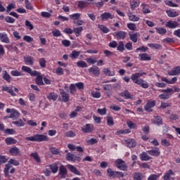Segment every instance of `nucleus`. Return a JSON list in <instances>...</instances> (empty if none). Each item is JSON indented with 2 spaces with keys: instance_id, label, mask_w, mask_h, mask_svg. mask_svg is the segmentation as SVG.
Listing matches in <instances>:
<instances>
[{
  "instance_id": "nucleus-45",
  "label": "nucleus",
  "mask_w": 180,
  "mask_h": 180,
  "mask_svg": "<svg viewBox=\"0 0 180 180\" xmlns=\"http://www.w3.org/2000/svg\"><path fill=\"white\" fill-rule=\"evenodd\" d=\"M155 29H156V32H158L159 34H165L167 33V29L165 28L156 27Z\"/></svg>"
},
{
  "instance_id": "nucleus-35",
  "label": "nucleus",
  "mask_w": 180,
  "mask_h": 180,
  "mask_svg": "<svg viewBox=\"0 0 180 180\" xmlns=\"http://www.w3.org/2000/svg\"><path fill=\"white\" fill-rule=\"evenodd\" d=\"M10 154H14V155H19L20 150L17 148H11L9 150Z\"/></svg>"
},
{
  "instance_id": "nucleus-54",
  "label": "nucleus",
  "mask_w": 180,
  "mask_h": 180,
  "mask_svg": "<svg viewBox=\"0 0 180 180\" xmlns=\"http://www.w3.org/2000/svg\"><path fill=\"white\" fill-rule=\"evenodd\" d=\"M50 151L54 155H58V154H60V150H58V148H51Z\"/></svg>"
},
{
  "instance_id": "nucleus-18",
  "label": "nucleus",
  "mask_w": 180,
  "mask_h": 180,
  "mask_svg": "<svg viewBox=\"0 0 180 180\" xmlns=\"http://www.w3.org/2000/svg\"><path fill=\"white\" fill-rule=\"evenodd\" d=\"M120 96H122V98H124L125 99H133L134 96L130 94V92L128 90H125L123 92H121L120 94Z\"/></svg>"
},
{
  "instance_id": "nucleus-49",
  "label": "nucleus",
  "mask_w": 180,
  "mask_h": 180,
  "mask_svg": "<svg viewBox=\"0 0 180 180\" xmlns=\"http://www.w3.org/2000/svg\"><path fill=\"white\" fill-rule=\"evenodd\" d=\"M11 75H13V77H22V75H23V74H22V72L18 71V70H12L11 72Z\"/></svg>"
},
{
  "instance_id": "nucleus-43",
  "label": "nucleus",
  "mask_w": 180,
  "mask_h": 180,
  "mask_svg": "<svg viewBox=\"0 0 180 180\" xmlns=\"http://www.w3.org/2000/svg\"><path fill=\"white\" fill-rule=\"evenodd\" d=\"M11 168H12V165H11L10 164H6L4 168V174L6 176H8V175H9V169H11Z\"/></svg>"
},
{
  "instance_id": "nucleus-53",
  "label": "nucleus",
  "mask_w": 180,
  "mask_h": 180,
  "mask_svg": "<svg viewBox=\"0 0 180 180\" xmlns=\"http://www.w3.org/2000/svg\"><path fill=\"white\" fill-rule=\"evenodd\" d=\"M25 8L27 9H30V11H33V6H32V4L29 2V0H25Z\"/></svg>"
},
{
  "instance_id": "nucleus-64",
  "label": "nucleus",
  "mask_w": 180,
  "mask_h": 180,
  "mask_svg": "<svg viewBox=\"0 0 180 180\" xmlns=\"http://www.w3.org/2000/svg\"><path fill=\"white\" fill-rule=\"evenodd\" d=\"M127 27L129 29V30H136V24L134 23H128Z\"/></svg>"
},
{
  "instance_id": "nucleus-32",
  "label": "nucleus",
  "mask_w": 180,
  "mask_h": 180,
  "mask_svg": "<svg viewBox=\"0 0 180 180\" xmlns=\"http://www.w3.org/2000/svg\"><path fill=\"white\" fill-rule=\"evenodd\" d=\"M5 141L6 143V144H8V146L11 144H16V143H18V141L13 138H11V137H8L5 139Z\"/></svg>"
},
{
  "instance_id": "nucleus-62",
  "label": "nucleus",
  "mask_w": 180,
  "mask_h": 180,
  "mask_svg": "<svg viewBox=\"0 0 180 180\" xmlns=\"http://www.w3.org/2000/svg\"><path fill=\"white\" fill-rule=\"evenodd\" d=\"M127 124L129 129H136V125L135 123H133L131 121H129L127 122Z\"/></svg>"
},
{
  "instance_id": "nucleus-25",
  "label": "nucleus",
  "mask_w": 180,
  "mask_h": 180,
  "mask_svg": "<svg viewBox=\"0 0 180 180\" xmlns=\"http://www.w3.org/2000/svg\"><path fill=\"white\" fill-rule=\"evenodd\" d=\"M51 172L56 174L58 172V162H55L49 165Z\"/></svg>"
},
{
  "instance_id": "nucleus-22",
  "label": "nucleus",
  "mask_w": 180,
  "mask_h": 180,
  "mask_svg": "<svg viewBox=\"0 0 180 180\" xmlns=\"http://www.w3.org/2000/svg\"><path fill=\"white\" fill-rule=\"evenodd\" d=\"M127 146L129 147V148H133L137 146V143H136V141L134 139H127L126 141Z\"/></svg>"
},
{
  "instance_id": "nucleus-13",
  "label": "nucleus",
  "mask_w": 180,
  "mask_h": 180,
  "mask_svg": "<svg viewBox=\"0 0 180 180\" xmlns=\"http://www.w3.org/2000/svg\"><path fill=\"white\" fill-rule=\"evenodd\" d=\"M13 86H2V91H4V92H8V94H10V95H11V96H16V94H15V92H13Z\"/></svg>"
},
{
  "instance_id": "nucleus-15",
  "label": "nucleus",
  "mask_w": 180,
  "mask_h": 180,
  "mask_svg": "<svg viewBox=\"0 0 180 180\" xmlns=\"http://www.w3.org/2000/svg\"><path fill=\"white\" fill-rule=\"evenodd\" d=\"M33 77H37L35 79L37 85H44V82H43V77H41L40 72H37V75H33Z\"/></svg>"
},
{
  "instance_id": "nucleus-29",
  "label": "nucleus",
  "mask_w": 180,
  "mask_h": 180,
  "mask_svg": "<svg viewBox=\"0 0 180 180\" xmlns=\"http://www.w3.org/2000/svg\"><path fill=\"white\" fill-rule=\"evenodd\" d=\"M155 120H153L154 124H157L158 126H161L162 124V118L160 116H155Z\"/></svg>"
},
{
  "instance_id": "nucleus-20",
  "label": "nucleus",
  "mask_w": 180,
  "mask_h": 180,
  "mask_svg": "<svg viewBox=\"0 0 180 180\" xmlns=\"http://www.w3.org/2000/svg\"><path fill=\"white\" fill-rule=\"evenodd\" d=\"M101 20H108V19H113L114 16L110 13L105 12L101 15Z\"/></svg>"
},
{
  "instance_id": "nucleus-50",
  "label": "nucleus",
  "mask_w": 180,
  "mask_h": 180,
  "mask_svg": "<svg viewBox=\"0 0 180 180\" xmlns=\"http://www.w3.org/2000/svg\"><path fill=\"white\" fill-rule=\"evenodd\" d=\"M169 96H170L169 94L168 93H163L159 95L160 99H165V100L169 99Z\"/></svg>"
},
{
  "instance_id": "nucleus-23",
  "label": "nucleus",
  "mask_w": 180,
  "mask_h": 180,
  "mask_svg": "<svg viewBox=\"0 0 180 180\" xmlns=\"http://www.w3.org/2000/svg\"><path fill=\"white\" fill-rule=\"evenodd\" d=\"M84 30L83 27H74L73 28V33H75L76 37H79L81 36V33Z\"/></svg>"
},
{
  "instance_id": "nucleus-28",
  "label": "nucleus",
  "mask_w": 180,
  "mask_h": 180,
  "mask_svg": "<svg viewBox=\"0 0 180 180\" xmlns=\"http://www.w3.org/2000/svg\"><path fill=\"white\" fill-rule=\"evenodd\" d=\"M166 13L167 14L169 18H176V16H179V15L178 13V12H176V11L174 12L171 10H167Z\"/></svg>"
},
{
  "instance_id": "nucleus-51",
  "label": "nucleus",
  "mask_w": 180,
  "mask_h": 180,
  "mask_svg": "<svg viewBox=\"0 0 180 180\" xmlns=\"http://www.w3.org/2000/svg\"><path fill=\"white\" fill-rule=\"evenodd\" d=\"M7 164H9L10 165H15V167H18V165H19V161L15 160V159H11L9 161H8V163Z\"/></svg>"
},
{
  "instance_id": "nucleus-4",
  "label": "nucleus",
  "mask_w": 180,
  "mask_h": 180,
  "mask_svg": "<svg viewBox=\"0 0 180 180\" xmlns=\"http://www.w3.org/2000/svg\"><path fill=\"white\" fill-rule=\"evenodd\" d=\"M155 105H156L155 101H151V100L148 101L146 105L144 106V109L146 112H153V108H154Z\"/></svg>"
},
{
  "instance_id": "nucleus-8",
  "label": "nucleus",
  "mask_w": 180,
  "mask_h": 180,
  "mask_svg": "<svg viewBox=\"0 0 180 180\" xmlns=\"http://www.w3.org/2000/svg\"><path fill=\"white\" fill-rule=\"evenodd\" d=\"M114 37H116L117 40H124L127 36V32L124 31L116 32L113 34Z\"/></svg>"
},
{
  "instance_id": "nucleus-52",
  "label": "nucleus",
  "mask_w": 180,
  "mask_h": 180,
  "mask_svg": "<svg viewBox=\"0 0 180 180\" xmlns=\"http://www.w3.org/2000/svg\"><path fill=\"white\" fill-rule=\"evenodd\" d=\"M70 94L74 95V94H75V91H77V86L74 84H71L70 86Z\"/></svg>"
},
{
  "instance_id": "nucleus-9",
  "label": "nucleus",
  "mask_w": 180,
  "mask_h": 180,
  "mask_svg": "<svg viewBox=\"0 0 180 180\" xmlns=\"http://www.w3.org/2000/svg\"><path fill=\"white\" fill-rule=\"evenodd\" d=\"M22 70L24 71V72H27V74H30V75H31V77H33V75H37V71L32 70V68L27 67V66H22Z\"/></svg>"
},
{
  "instance_id": "nucleus-36",
  "label": "nucleus",
  "mask_w": 180,
  "mask_h": 180,
  "mask_svg": "<svg viewBox=\"0 0 180 180\" xmlns=\"http://www.w3.org/2000/svg\"><path fill=\"white\" fill-rule=\"evenodd\" d=\"M49 101H57V98L58 96L56 93H50L49 95L47 96Z\"/></svg>"
},
{
  "instance_id": "nucleus-38",
  "label": "nucleus",
  "mask_w": 180,
  "mask_h": 180,
  "mask_svg": "<svg viewBox=\"0 0 180 180\" xmlns=\"http://www.w3.org/2000/svg\"><path fill=\"white\" fill-rule=\"evenodd\" d=\"M79 54H81V51H73L70 54V58L75 59L77 57H79Z\"/></svg>"
},
{
  "instance_id": "nucleus-5",
  "label": "nucleus",
  "mask_w": 180,
  "mask_h": 180,
  "mask_svg": "<svg viewBox=\"0 0 180 180\" xmlns=\"http://www.w3.org/2000/svg\"><path fill=\"white\" fill-rule=\"evenodd\" d=\"M6 112L7 113H11L10 116L8 117L11 119H18V117L20 116V114L19 113V112H18V110L15 109L7 108L6 110Z\"/></svg>"
},
{
  "instance_id": "nucleus-7",
  "label": "nucleus",
  "mask_w": 180,
  "mask_h": 180,
  "mask_svg": "<svg viewBox=\"0 0 180 180\" xmlns=\"http://www.w3.org/2000/svg\"><path fill=\"white\" fill-rule=\"evenodd\" d=\"M89 72L91 75H94V77H99L101 75V70L96 65L92 66L89 69Z\"/></svg>"
},
{
  "instance_id": "nucleus-56",
  "label": "nucleus",
  "mask_w": 180,
  "mask_h": 180,
  "mask_svg": "<svg viewBox=\"0 0 180 180\" xmlns=\"http://www.w3.org/2000/svg\"><path fill=\"white\" fill-rule=\"evenodd\" d=\"M80 16H81V14L75 13V14L70 15V19H73L74 22H75V20H77L78 19H79Z\"/></svg>"
},
{
  "instance_id": "nucleus-2",
  "label": "nucleus",
  "mask_w": 180,
  "mask_h": 180,
  "mask_svg": "<svg viewBox=\"0 0 180 180\" xmlns=\"http://www.w3.org/2000/svg\"><path fill=\"white\" fill-rule=\"evenodd\" d=\"M27 141H38L39 143L41 141H49V137L43 134H36L32 136H28L25 138Z\"/></svg>"
},
{
  "instance_id": "nucleus-61",
  "label": "nucleus",
  "mask_w": 180,
  "mask_h": 180,
  "mask_svg": "<svg viewBox=\"0 0 180 180\" xmlns=\"http://www.w3.org/2000/svg\"><path fill=\"white\" fill-rule=\"evenodd\" d=\"M5 20L7 23H15V18L11 16L6 17Z\"/></svg>"
},
{
  "instance_id": "nucleus-41",
  "label": "nucleus",
  "mask_w": 180,
  "mask_h": 180,
  "mask_svg": "<svg viewBox=\"0 0 180 180\" xmlns=\"http://www.w3.org/2000/svg\"><path fill=\"white\" fill-rule=\"evenodd\" d=\"M5 47L11 51H18V47L14 46L13 44H11V45H6Z\"/></svg>"
},
{
  "instance_id": "nucleus-17",
  "label": "nucleus",
  "mask_w": 180,
  "mask_h": 180,
  "mask_svg": "<svg viewBox=\"0 0 180 180\" xmlns=\"http://www.w3.org/2000/svg\"><path fill=\"white\" fill-rule=\"evenodd\" d=\"M67 167L70 171V172H72V174H75V175H81V173L79 172V171H78V169H77L75 166L72 165H68Z\"/></svg>"
},
{
  "instance_id": "nucleus-10",
  "label": "nucleus",
  "mask_w": 180,
  "mask_h": 180,
  "mask_svg": "<svg viewBox=\"0 0 180 180\" xmlns=\"http://www.w3.org/2000/svg\"><path fill=\"white\" fill-rule=\"evenodd\" d=\"M83 133H92L94 131V125L91 124H86L82 128Z\"/></svg>"
},
{
  "instance_id": "nucleus-21",
  "label": "nucleus",
  "mask_w": 180,
  "mask_h": 180,
  "mask_svg": "<svg viewBox=\"0 0 180 180\" xmlns=\"http://www.w3.org/2000/svg\"><path fill=\"white\" fill-rule=\"evenodd\" d=\"M0 40L3 43H11V41L9 40V38L8 37V34H4V33H0Z\"/></svg>"
},
{
  "instance_id": "nucleus-11",
  "label": "nucleus",
  "mask_w": 180,
  "mask_h": 180,
  "mask_svg": "<svg viewBox=\"0 0 180 180\" xmlns=\"http://www.w3.org/2000/svg\"><path fill=\"white\" fill-rule=\"evenodd\" d=\"M67 168L63 165H60L59 167V175H60V178H66L67 177Z\"/></svg>"
},
{
  "instance_id": "nucleus-48",
  "label": "nucleus",
  "mask_w": 180,
  "mask_h": 180,
  "mask_svg": "<svg viewBox=\"0 0 180 180\" xmlns=\"http://www.w3.org/2000/svg\"><path fill=\"white\" fill-rule=\"evenodd\" d=\"M13 124L18 126V127H23V126H25V123L22 121V120H19L18 121H13Z\"/></svg>"
},
{
  "instance_id": "nucleus-30",
  "label": "nucleus",
  "mask_w": 180,
  "mask_h": 180,
  "mask_svg": "<svg viewBox=\"0 0 180 180\" xmlns=\"http://www.w3.org/2000/svg\"><path fill=\"white\" fill-rule=\"evenodd\" d=\"M128 17L131 22H139L140 20V18L136 16V15H132L131 13H128Z\"/></svg>"
},
{
  "instance_id": "nucleus-1",
  "label": "nucleus",
  "mask_w": 180,
  "mask_h": 180,
  "mask_svg": "<svg viewBox=\"0 0 180 180\" xmlns=\"http://www.w3.org/2000/svg\"><path fill=\"white\" fill-rule=\"evenodd\" d=\"M143 75H146V72H136L131 76V79L133 81V82H134V84L141 85L142 88L147 89L149 86L148 83H147V82L144 81L143 79H139L140 77H143Z\"/></svg>"
},
{
  "instance_id": "nucleus-14",
  "label": "nucleus",
  "mask_w": 180,
  "mask_h": 180,
  "mask_svg": "<svg viewBox=\"0 0 180 180\" xmlns=\"http://www.w3.org/2000/svg\"><path fill=\"white\" fill-rule=\"evenodd\" d=\"M104 91H105V94L108 98L112 96V84H105L103 86Z\"/></svg>"
},
{
  "instance_id": "nucleus-27",
  "label": "nucleus",
  "mask_w": 180,
  "mask_h": 180,
  "mask_svg": "<svg viewBox=\"0 0 180 180\" xmlns=\"http://www.w3.org/2000/svg\"><path fill=\"white\" fill-rule=\"evenodd\" d=\"M133 178L134 180H141L144 178V175H143V173L135 172L133 174Z\"/></svg>"
},
{
  "instance_id": "nucleus-31",
  "label": "nucleus",
  "mask_w": 180,
  "mask_h": 180,
  "mask_svg": "<svg viewBox=\"0 0 180 180\" xmlns=\"http://www.w3.org/2000/svg\"><path fill=\"white\" fill-rule=\"evenodd\" d=\"M147 153H148L150 155H153L154 157H158L160 155V152L157 148L155 150H148Z\"/></svg>"
},
{
  "instance_id": "nucleus-16",
  "label": "nucleus",
  "mask_w": 180,
  "mask_h": 180,
  "mask_svg": "<svg viewBox=\"0 0 180 180\" xmlns=\"http://www.w3.org/2000/svg\"><path fill=\"white\" fill-rule=\"evenodd\" d=\"M60 94L63 102L67 103L70 101V95L67 94L64 90L60 89Z\"/></svg>"
},
{
  "instance_id": "nucleus-19",
  "label": "nucleus",
  "mask_w": 180,
  "mask_h": 180,
  "mask_svg": "<svg viewBox=\"0 0 180 180\" xmlns=\"http://www.w3.org/2000/svg\"><path fill=\"white\" fill-rule=\"evenodd\" d=\"M180 74V66H176L171 71L168 72V75H179Z\"/></svg>"
},
{
  "instance_id": "nucleus-34",
  "label": "nucleus",
  "mask_w": 180,
  "mask_h": 180,
  "mask_svg": "<svg viewBox=\"0 0 180 180\" xmlns=\"http://www.w3.org/2000/svg\"><path fill=\"white\" fill-rule=\"evenodd\" d=\"M24 61L26 64H29V65H33V57L32 56H25Z\"/></svg>"
},
{
  "instance_id": "nucleus-33",
  "label": "nucleus",
  "mask_w": 180,
  "mask_h": 180,
  "mask_svg": "<svg viewBox=\"0 0 180 180\" xmlns=\"http://www.w3.org/2000/svg\"><path fill=\"white\" fill-rule=\"evenodd\" d=\"M141 161H148L149 160H151V157L148 156V155H147V153L143 152L141 154Z\"/></svg>"
},
{
  "instance_id": "nucleus-37",
  "label": "nucleus",
  "mask_w": 180,
  "mask_h": 180,
  "mask_svg": "<svg viewBox=\"0 0 180 180\" xmlns=\"http://www.w3.org/2000/svg\"><path fill=\"white\" fill-rule=\"evenodd\" d=\"M77 65L79 68H86L88 67V64H86V62L83 60H79L77 62Z\"/></svg>"
},
{
  "instance_id": "nucleus-58",
  "label": "nucleus",
  "mask_w": 180,
  "mask_h": 180,
  "mask_svg": "<svg viewBox=\"0 0 180 180\" xmlns=\"http://www.w3.org/2000/svg\"><path fill=\"white\" fill-rule=\"evenodd\" d=\"M4 133L6 134H15L16 133V131L13 129H6L4 130Z\"/></svg>"
},
{
  "instance_id": "nucleus-46",
  "label": "nucleus",
  "mask_w": 180,
  "mask_h": 180,
  "mask_svg": "<svg viewBox=\"0 0 180 180\" xmlns=\"http://www.w3.org/2000/svg\"><path fill=\"white\" fill-rule=\"evenodd\" d=\"M129 39L130 40H131L132 41H134V43H137V33L136 34H129Z\"/></svg>"
},
{
  "instance_id": "nucleus-60",
  "label": "nucleus",
  "mask_w": 180,
  "mask_h": 180,
  "mask_svg": "<svg viewBox=\"0 0 180 180\" xmlns=\"http://www.w3.org/2000/svg\"><path fill=\"white\" fill-rule=\"evenodd\" d=\"M56 72L58 75H64V70L63 68L58 67L56 70Z\"/></svg>"
},
{
  "instance_id": "nucleus-57",
  "label": "nucleus",
  "mask_w": 180,
  "mask_h": 180,
  "mask_svg": "<svg viewBox=\"0 0 180 180\" xmlns=\"http://www.w3.org/2000/svg\"><path fill=\"white\" fill-rule=\"evenodd\" d=\"M46 63V59L44 58H41L39 59V65L42 68H45Z\"/></svg>"
},
{
  "instance_id": "nucleus-42",
  "label": "nucleus",
  "mask_w": 180,
  "mask_h": 180,
  "mask_svg": "<svg viewBox=\"0 0 180 180\" xmlns=\"http://www.w3.org/2000/svg\"><path fill=\"white\" fill-rule=\"evenodd\" d=\"M148 47H150V49H155L156 50H160L162 49V46L159 44H148Z\"/></svg>"
},
{
  "instance_id": "nucleus-3",
  "label": "nucleus",
  "mask_w": 180,
  "mask_h": 180,
  "mask_svg": "<svg viewBox=\"0 0 180 180\" xmlns=\"http://www.w3.org/2000/svg\"><path fill=\"white\" fill-rule=\"evenodd\" d=\"M116 167L121 171H126L127 169V165L122 159H118L115 161Z\"/></svg>"
},
{
  "instance_id": "nucleus-12",
  "label": "nucleus",
  "mask_w": 180,
  "mask_h": 180,
  "mask_svg": "<svg viewBox=\"0 0 180 180\" xmlns=\"http://www.w3.org/2000/svg\"><path fill=\"white\" fill-rule=\"evenodd\" d=\"M166 27H169V29H175L179 27V23L176 21L169 20L166 23Z\"/></svg>"
},
{
  "instance_id": "nucleus-63",
  "label": "nucleus",
  "mask_w": 180,
  "mask_h": 180,
  "mask_svg": "<svg viewBox=\"0 0 180 180\" xmlns=\"http://www.w3.org/2000/svg\"><path fill=\"white\" fill-rule=\"evenodd\" d=\"M160 178L159 175L157 174H150V176L148 178V180H157Z\"/></svg>"
},
{
  "instance_id": "nucleus-24",
  "label": "nucleus",
  "mask_w": 180,
  "mask_h": 180,
  "mask_svg": "<svg viewBox=\"0 0 180 180\" xmlns=\"http://www.w3.org/2000/svg\"><path fill=\"white\" fill-rule=\"evenodd\" d=\"M140 60L141 61H150L151 57L148 53H139Z\"/></svg>"
},
{
  "instance_id": "nucleus-40",
  "label": "nucleus",
  "mask_w": 180,
  "mask_h": 180,
  "mask_svg": "<svg viewBox=\"0 0 180 180\" xmlns=\"http://www.w3.org/2000/svg\"><path fill=\"white\" fill-rule=\"evenodd\" d=\"M98 29L101 30L103 33H109V29L103 25H98Z\"/></svg>"
},
{
  "instance_id": "nucleus-39",
  "label": "nucleus",
  "mask_w": 180,
  "mask_h": 180,
  "mask_svg": "<svg viewBox=\"0 0 180 180\" xmlns=\"http://www.w3.org/2000/svg\"><path fill=\"white\" fill-rule=\"evenodd\" d=\"M11 77L10 75L8 74V72L6 70L4 71V73L3 74V79H4L6 82L10 83L11 82Z\"/></svg>"
},
{
  "instance_id": "nucleus-59",
  "label": "nucleus",
  "mask_w": 180,
  "mask_h": 180,
  "mask_svg": "<svg viewBox=\"0 0 180 180\" xmlns=\"http://www.w3.org/2000/svg\"><path fill=\"white\" fill-rule=\"evenodd\" d=\"M117 50H118V51H123V50H124V44H123V41L119 42Z\"/></svg>"
},
{
  "instance_id": "nucleus-55",
  "label": "nucleus",
  "mask_w": 180,
  "mask_h": 180,
  "mask_svg": "<svg viewBox=\"0 0 180 180\" xmlns=\"http://www.w3.org/2000/svg\"><path fill=\"white\" fill-rule=\"evenodd\" d=\"M31 157L35 160L37 162H40V157H39V154L37 153H31Z\"/></svg>"
},
{
  "instance_id": "nucleus-44",
  "label": "nucleus",
  "mask_w": 180,
  "mask_h": 180,
  "mask_svg": "<svg viewBox=\"0 0 180 180\" xmlns=\"http://www.w3.org/2000/svg\"><path fill=\"white\" fill-rule=\"evenodd\" d=\"M107 172L109 176H116L117 175V172L112 170L111 168H108Z\"/></svg>"
},
{
  "instance_id": "nucleus-26",
  "label": "nucleus",
  "mask_w": 180,
  "mask_h": 180,
  "mask_svg": "<svg viewBox=\"0 0 180 180\" xmlns=\"http://www.w3.org/2000/svg\"><path fill=\"white\" fill-rule=\"evenodd\" d=\"M140 5V3L137 1V0H131L130 1V6L131 11H134L136 8H138V6Z\"/></svg>"
},
{
  "instance_id": "nucleus-47",
  "label": "nucleus",
  "mask_w": 180,
  "mask_h": 180,
  "mask_svg": "<svg viewBox=\"0 0 180 180\" xmlns=\"http://www.w3.org/2000/svg\"><path fill=\"white\" fill-rule=\"evenodd\" d=\"M107 124L108 126H113L115 122H113V117L112 116L107 117Z\"/></svg>"
},
{
  "instance_id": "nucleus-6",
  "label": "nucleus",
  "mask_w": 180,
  "mask_h": 180,
  "mask_svg": "<svg viewBox=\"0 0 180 180\" xmlns=\"http://www.w3.org/2000/svg\"><path fill=\"white\" fill-rule=\"evenodd\" d=\"M66 160H67V161H72V162H75L77 161L78 162H79V161H81V157L75 156V155H74V154L68 153L66 154Z\"/></svg>"
}]
</instances>
